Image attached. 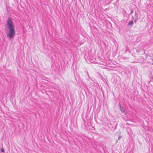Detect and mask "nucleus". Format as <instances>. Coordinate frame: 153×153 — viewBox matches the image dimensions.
<instances>
[{"instance_id": "nucleus-1", "label": "nucleus", "mask_w": 153, "mask_h": 153, "mask_svg": "<svg viewBox=\"0 0 153 153\" xmlns=\"http://www.w3.org/2000/svg\"><path fill=\"white\" fill-rule=\"evenodd\" d=\"M7 28L9 29V32L7 33V35L10 38H13V36L15 34V31L14 26L11 19L8 18L7 21Z\"/></svg>"}, {"instance_id": "nucleus-2", "label": "nucleus", "mask_w": 153, "mask_h": 153, "mask_svg": "<svg viewBox=\"0 0 153 153\" xmlns=\"http://www.w3.org/2000/svg\"><path fill=\"white\" fill-rule=\"evenodd\" d=\"M137 13L136 11H135V14L134 16V17L133 16L132 17V19H133V21H134V22H136V21L137 20V17L138 16H137Z\"/></svg>"}, {"instance_id": "nucleus-3", "label": "nucleus", "mask_w": 153, "mask_h": 153, "mask_svg": "<svg viewBox=\"0 0 153 153\" xmlns=\"http://www.w3.org/2000/svg\"><path fill=\"white\" fill-rule=\"evenodd\" d=\"M119 105L120 106V110L122 113H123L124 114H126L125 113V111L124 110L123 107L121 106V105L120 104H119Z\"/></svg>"}, {"instance_id": "nucleus-4", "label": "nucleus", "mask_w": 153, "mask_h": 153, "mask_svg": "<svg viewBox=\"0 0 153 153\" xmlns=\"http://www.w3.org/2000/svg\"><path fill=\"white\" fill-rule=\"evenodd\" d=\"M134 23V21H133V20L132 21H129L128 24V26H132L133 24Z\"/></svg>"}, {"instance_id": "nucleus-5", "label": "nucleus", "mask_w": 153, "mask_h": 153, "mask_svg": "<svg viewBox=\"0 0 153 153\" xmlns=\"http://www.w3.org/2000/svg\"><path fill=\"white\" fill-rule=\"evenodd\" d=\"M4 149L3 148L2 149H1V152H4Z\"/></svg>"}, {"instance_id": "nucleus-6", "label": "nucleus", "mask_w": 153, "mask_h": 153, "mask_svg": "<svg viewBox=\"0 0 153 153\" xmlns=\"http://www.w3.org/2000/svg\"><path fill=\"white\" fill-rule=\"evenodd\" d=\"M121 137V136L120 135L118 137V140H119Z\"/></svg>"}, {"instance_id": "nucleus-7", "label": "nucleus", "mask_w": 153, "mask_h": 153, "mask_svg": "<svg viewBox=\"0 0 153 153\" xmlns=\"http://www.w3.org/2000/svg\"><path fill=\"white\" fill-rule=\"evenodd\" d=\"M133 10H131V13H133Z\"/></svg>"}, {"instance_id": "nucleus-8", "label": "nucleus", "mask_w": 153, "mask_h": 153, "mask_svg": "<svg viewBox=\"0 0 153 153\" xmlns=\"http://www.w3.org/2000/svg\"><path fill=\"white\" fill-rule=\"evenodd\" d=\"M87 75H88V76H89V74H88V72H87Z\"/></svg>"}]
</instances>
